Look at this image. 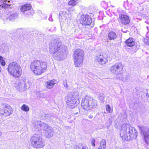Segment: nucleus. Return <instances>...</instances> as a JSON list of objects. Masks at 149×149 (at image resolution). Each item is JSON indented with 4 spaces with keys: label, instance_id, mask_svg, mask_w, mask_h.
<instances>
[{
    "label": "nucleus",
    "instance_id": "1",
    "mask_svg": "<svg viewBox=\"0 0 149 149\" xmlns=\"http://www.w3.org/2000/svg\"><path fill=\"white\" fill-rule=\"evenodd\" d=\"M51 44L49 47V52L53 55L54 58L58 61L62 60L65 51V48L61 45L58 39L54 35L52 36Z\"/></svg>",
    "mask_w": 149,
    "mask_h": 149
},
{
    "label": "nucleus",
    "instance_id": "2",
    "mask_svg": "<svg viewBox=\"0 0 149 149\" xmlns=\"http://www.w3.org/2000/svg\"><path fill=\"white\" fill-rule=\"evenodd\" d=\"M120 136L124 141L135 139L137 136V132L135 128L129 124L122 125L120 130Z\"/></svg>",
    "mask_w": 149,
    "mask_h": 149
},
{
    "label": "nucleus",
    "instance_id": "3",
    "mask_svg": "<svg viewBox=\"0 0 149 149\" xmlns=\"http://www.w3.org/2000/svg\"><path fill=\"white\" fill-rule=\"evenodd\" d=\"M30 67L35 74L39 75L45 71L47 68V64L45 62L35 60L31 63Z\"/></svg>",
    "mask_w": 149,
    "mask_h": 149
},
{
    "label": "nucleus",
    "instance_id": "4",
    "mask_svg": "<svg viewBox=\"0 0 149 149\" xmlns=\"http://www.w3.org/2000/svg\"><path fill=\"white\" fill-rule=\"evenodd\" d=\"M97 104V102L96 100L87 95L83 97L81 102V107L85 110L95 109Z\"/></svg>",
    "mask_w": 149,
    "mask_h": 149
},
{
    "label": "nucleus",
    "instance_id": "5",
    "mask_svg": "<svg viewBox=\"0 0 149 149\" xmlns=\"http://www.w3.org/2000/svg\"><path fill=\"white\" fill-rule=\"evenodd\" d=\"M8 74L15 78L19 77L22 74V69L18 64L15 62L10 63L8 67Z\"/></svg>",
    "mask_w": 149,
    "mask_h": 149
},
{
    "label": "nucleus",
    "instance_id": "6",
    "mask_svg": "<svg viewBox=\"0 0 149 149\" xmlns=\"http://www.w3.org/2000/svg\"><path fill=\"white\" fill-rule=\"evenodd\" d=\"M74 10V9L73 7L68 8L66 11H60L59 13V18L60 24L61 25L64 23L68 24L71 15L70 12Z\"/></svg>",
    "mask_w": 149,
    "mask_h": 149
},
{
    "label": "nucleus",
    "instance_id": "7",
    "mask_svg": "<svg viewBox=\"0 0 149 149\" xmlns=\"http://www.w3.org/2000/svg\"><path fill=\"white\" fill-rule=\"evenodd\" d=\"M84 54V51L81 49H78L75 51L73 57L75 67L79 68L82 65L83 62Z\"/></svg>",
    "mask_w": 149,
    "mask_h": 149
},
{
    "label": "nucleus",
    "instance_id": "8",
    "mask_svg": "<svg viewBox=\"0 0 149 149\" xmlns=\"http://www.w3.org/2000/svg\"><path fill=\"white\" fill-rule=\"evenodd\" d=\"M36 127L40 128L44 131L46 137L47 138H50L53 135V129L52 128L48 125L41 121L36 122Z\"/></svg>",
    "mask_w": 149,
    "mask_h": 149
},
{
    "label": "nucleus",
    "instance_id": "9",
    "mask_svg": "<svg viewBox=\"0 0 149 149\" xmlns=\"http://www.w3.org/2000/svg\"><path fill=\"white\" fill-rule=\"evenodd\" d=\"M32 146L36 148H41L45 145L43 139L39 135L35 134L31 138Z\"/></svg>",
    "mask_w": 149,
    "mask_h": 149
},
{
    "label": "nucleus",
    "instance_id": "10",
    "mask_svg": "<svg viewBox=\"0 0 149 149\" xmlns=\"http://www.w3.org/2000/svg\"><path fill=\"white\" fill-rule=\"evenodd\" d=\"M24 78L19 79L18 82V85L16 87L17 90L19 91H24L26 89L30 88L31 83Z\"/></svg>",
    "mask_w": 149,
    "mask_h": 149
},
{
    "label": "nucleus",
    "instance_id": "11",
    "mask_svg": "<svg viewBox=\"0 0 149 149\" xmlns=\"http://www.w3.org/2000/svg\"><path fill=\"white\" fill-rule=\"evenodd\" d=\"M95 60L101 65L107 63L108 61V56L105 53H99L95 57Z\"/></svg>",
    "mask_w": 149,
    "mask_h": 149
},
{
    "label": "nucleus",
    "instance_id": "12",
    "mask_svg": "<svg viewBox=\"0 0 149 149\" xmlns=\"http://www.w3.org/2000/svg\"><path fill=\"white\" fill-rule=\"evenodd\" d=\"M141 131V134L146 143L149 144V129L142 125L138 126Z\"/></svg>",
    "mask_w": 149,
    "mask_h": 149
},
{
    "label": "nucleus",
    "instance_id": "13",
    "mask_svg": "<svg viewBox=\"0 0 149 149\" xmlns=\"http://www.w3.org/2000/svg\"><path fill=\"white\" fill-rule=\"evenodd\" d=\"M123 67L121 63H116L111 67L110 70L111 74L115 75L118 72H121Z\"/></svg>",
    "mask_w": 149,
    "mask_h": 149
},
{
    "label": "nucleus",
    "instance_id": "14",
    "mask_svg": "<svg viewBox=\"0 0 149 149\" xmlns=\"http://www.w3.org/2000/svg\"><path fill=\"white\" fill-rule=\"evenodd\" d=\"M12 112V108L9 105H5L3 107V109L1 107H0V113L2 115H4L5 116H8L11 114Z\"/></svg>",
    "mask_w": 149,
    "mask_h": 149
},
{
    "label": "nucleus",
    "instance_id": "15",
    "mask_svg": "<svg viewBox=\"0 0 149 149\" xmlns=\"http://www.w3.org/2000/svg\"><path fill=\"white\" fill-rule=\"evenodd\" d=\"M77 95L74 97V96L71 94H69L65 97V100L67 104V105H70L71 104V102H77V100L79 99V97L78 95V93H77Z\"/></svg>",
    "mask_w": 149,
    "mask_h": 149
},
{
    "label": "nucleus",
    "instance_id": "16",
    "mask_svg": "<svg viewBox=\"0 0 149 149\" xmlns=\"http://www.w3.org/2000/svg\"><path fill=\"white\" fill-rule=\"evenodd\" d=\"M81 20L82 24L84 25H89L92 22L91 18L88 14L81 15Z\"/></svg>",
    "mask_w": 149,
    "mask_h": 149
},
{
    "label": "nucleus",
    "instance_id": "17",
    "mask_svg": "<svg viewBox=\"0 0 149 149\" xmlns=\"http://www.w3.org/2000/svg\"><path fill=\"white\" fill-rule=\"evenodd\" d=\"M118 20L120 23L124 25L128 24L130 22L129 17L126 15L123 14L120 15Z\"/></svg>",
    "mask_w": 149,
    "mask_h": 149
},
{
    "label": "nucleus",
    "instance_id": "18",
    "mask_svg": "<svg viewBox=\"0 0 149 149\" xmlns=\"http://www.w3.org/2000/svg\"><path fill=\"white\" fill-rule=\"evenodd\" d=\"M10 2V1L6 0H0V7L4 8H8L10 6V4L8 3Z\"/></svg>",
    "mask_w": 149,
    "mask_h": 149
},
{
    "label": "nucleus",
    "instance_id": "19",
    "mask_svg": "<svg viewBox=\"0 0 149 149\" xmlns=\"http://www.w3.org/2000/svg\"><path fill=\"white\" fill-rule=\"evenodd\" d=\"M56 83V81L55 80L48 81L46 82V87L48 88L51 89L54 87Z\"/></svg>",
    "mask_w": 149,
    "mask_h": 149
},
{
    "label": "nucleus",
    "instance_id": "20",
    "mask_svg": "<svg viewBox=\"0 0 149 149\" xmlns=\"http://www.w3.org/2000/svg\"><path fill=\"white\" fill-rule=\"evenodd\" d=\"M31 5L29 4H26L22 6L21 8V10L22 12H27L31 8Z\"/></svg>",
    "mask_w": 149,
    "mask_h": 149
},
{
    "label": "nucleus",
    "instance_id": "21",
    "mask_svg": "<svg viewBox=\"0 0 149 149\" xmlns=\"http://www.w3.org/2000/svg\"><path fill=\"white\" fill-rule=\"evenodd\" d=\"M125 43L127 46L130 47L134 46L135 44L132 38H130L126 40Z\"/></svg>",
    "mask_w": 149,
    "mask_h": 149
},
{
    "label": "nucleus",
    "instance_id": "22",
    "mask_svg": "<svg viewBox=\"0 0 149 149\" xmlns=\"http://www.w3.org/2000/svg\"><path fill=\"white\" fill-rule=\"evenodd\" d=\"M108 37L109 40H113L116 38L117 35L114 32L112 31L109 32Z\"/></svg>",
    "mask_w": 149,
    "mask_h": 149
},
{
    "label": "nucleus",
    "instance_id": "23",
    "mask_svg": "<svg viewBox=\"0 0 149 149\" xmlns=\"http://www.w3.org/2000/svg\"><path fill=\"white\" fill-rule=\"evenodd\" d=\"M75 27L72 28L71 29H68L66 31V34L68 36H70L72 35L75 34Z\"/></svg>",
    "mask_w": 149,
    "mask_h": 149
},
{
    "label": "nucleus",
    "instance_id": "24",
    "mask_svg": "<svg viewBox=\"0 0 149 149\" xmlns=\"http://www.w3.org/2000/svg\"><path fill=\"white\" fill-rule=\"evenodd\" d=\"M42 117L45 118L47 120H52L53 116L49 114H46L44 113H42Z\"/></svg>",
    "mask_w": 149,
    "mask_h": 149
},
{
    "label": "nucleus",
    "instance_id": "25",
    "mask_svg": "<svg viewBox=\"0 0 149 149\" xmlns=\"http://www.w3.org/2000/svg\"><path fill=\"white\" fill-rule=\"evenodd\" d=\"M106 143V141L102 139L100 143V147L98 149H105Z\"/></svg>",
    "mask_w": 149,
    "mask_h": 149
},
{
    "label": "nucleus",
    "instance_id": "26",
    "mask_svg": "<svg viewBox=\"0 0 149 149\" xmlns=\"http://www.w3.org/2000/svg\"><path fill=\"white\" fill-rule=\"evenodd\" d=\"M123 72V69L122 71L121 72H118V73L116 74H115L117 79L122 81L123 77L124 76V74H122Z\"/></svg>",
    "mask_w": 149,
    "mask_h": 149
},
{
    "label": "nucleus",
    "instance_id": "27",
    "mask_svg": "<svg viewBox=\"0 0 149 149\" xmlns=\"http://www.w3.org/2000/svg\"><path fill=\"white\" fill-rule=\"evenodd\" d=\"M74 149H88L87 147L84 144L75 146Z\"/></svg>",
    "mask_w": 149,
    "mask_h": 149
},
{
    "label": "nucleus",
    "instance_id": "28",
    "mask_svg": "<svg viewBox=\"0 0 149 149\" xmlns=\"http://www.w3.org/2000/svg\"><path fill=\"white\" fill-rule=\"evenodd\" d=\"M130 79L129 75L128 74H124V76L123 77L122 81L124 82L128 81Z\"/></svg>",
    "mask_w": 149,
    "mask_h": 149
},
{
    "label": "nucleus",
    "instance_id": "29",
    "mask_svg": "<svg viewBox=\"0 0 149 149\" xmlns=\"http://www.w3.org/2000/svg\"><path fill=\"white\" fill-rule=\"evenodd\" d=\"M74 103V102H72V101L71 102V104H70V105H67L68 107L71 108V109H72L73 108H74L75 107H76L77 104H79V102H75Z\"/></svg>",
    "mask_w": 149,
    "mask_h": 149
},
{
    "label": "nucleus",
    "instance_id": "30",
    "mask_svg": "<svg viewBox=\"0 0 149 149\" xmlns=\"http://www.w3.org/2000/svg\"><path fill=\"white\" fill-rule=\"evenodd\" d=\"M74 33L75 34H78L79 35H81L82 34V31L81 29L80 28H77L76 29L75 27Z\"/></svg>",
    "mask_w": 149,
    "mask_h": 149
},
{
    "label": "nucleus",
    "instance_id": "31",
    "mask_svg": "<svg viewBox=\"0 0 149 149\" xmlns=\"http://www.w3.org/2000/svg\"><path fill=\"white\" fill-rule=\"evenodd\" d=\"M18 15L16 13H14L10 15L9 17V19L10 20L16 18L17 17Z\"/></svg>",
    "mask_w": 149,
    "mask_h": 149
},
{
    "label": "nucleus",
    "instance_id": "32",
    "mask_svg": "<svg viewBox=\"0 0 149 149\" xmlns=\"http://www.w3.org/2000/svg\"><path fill=\"white\" fill-rule=\"evenodd\" d=\"M21 109L22 110L25 111H28L29 110V108L28 106L24 104L22 106Z\"/></svg>",
    "mask_w": 149,
    "mask_h": 149
},
{
    "label": "nucleus",
    "instance_id": "33",
    "mask_svg": "<svg viewBox=\"0 0 149 149\" xmlns=\"http://www.w3.org/2000/svg\"><path fill=\"white\" fill-rule=\"evenodd\" d=\"M77 3L76 1L74 0H71L69 2L68 4L69 6H75Z\"/></svg>",
    "mask_w": 149,
    "mask_h": 149
},
{
    "label": "nucleus",
    "instance_id": "34",
    "mask_svg": "<svg viewBox=\"0 0 149 149\" xmlns=\"http://www.w3.org/2000/svg\"><path fill=\"white\" fill-rule=\"evenodd\" d=\"M0 62L1 64L3 66H4L6 64L5 60L3 59V58L1 56H0Z\"/></svg>",
    "mask_w": 149,
    "mask_h": 149
},
{
    "label": "nucleus",
    "instance_id": "35",
    "mask_svg": "<svg viewBox=\"0 0 149 149\" xmlns=\"http://www.w3.org/2000/svg\"><path fill=\"white\" fill-rule=\"evenodd\" d=\"M106 109L107 111L109 113L111 112V107L109 105H106Z\"/></svg>",
    "mask_w": 149,
    "mask_h": 149
},
{
    "label": "nucleus",
    "instance_id": "36",
    "mask_svg": "<svg viewBox=\"0 0 149 149\" xmlns=\"http://www.w3.org/2000/svg\"><path fill=\"white\" fill-rule=\"evenodd\" d=\"M144 43L147 45H149V38H146L144 39Z\"/></svg>",
    "mask_w": 149,
    "mask_h": 149
},
{
    "label": "nucleus",
    "instance_id": "37",
    "mask_svg": "<svg viewBox=\"0 0 149 149\" xmlns=\"http://www.w3.org/2000/svg\"><path fill=\"white\" fill-rule=\"evenodd\" d=\"M95 139H92V141L91 142V143L93 146H95Z\"/></svg>",
    "mask_w": 149,
    "mask_h": 149
},
{
    "label": "nucleus",
    "instance_id": "38",
    "mask_svg": "<svg viewBox=\"0 0 149 149\" xmlns=\"http://www.w3.org/2000/svg\"><path fill=\"white\" fill-rule=\"evenodd\" d=\"M52 14H50V16H49V18L48 19L49 21H51V22H52L53 21V19H52Z\"/></svg>",
    "mask_w": 149,
    "mask_h": 149
},
{
    "label": "nucleus",
    "instance_id": "39",
    "mask_svg": "<svg viewBox=\"0 0 149 149\" xmlns=\"http://www.w3.org/2000/svg\"><path fill=\"white\" fill-rule=\"evenodd\" d=\"M63 85L64 86L65 88H67L68 87V85L67 84V82L66 81H64V82H63Z\"/></svg>",
    "mask_w": 149,
    "mask_h": 149
},
{
    "label": "nucleus",
    "instance_id": "40",
    "mask_svg": "<svg viewBox=\"0 0 149 149\" xmlns=\"http://www.w3.org/2000/svg\"><path fill=\"white\" fill-rule=\"evenodd\" d=\"M36 121L35 122V125H34V126H35V127L36 128H37V129L38 128V130H39V129H40V128H38V127H36V126L37 125H36V122H37V121ZM41 130H42V129H41Z\"/></svg>",
    "mask_w": 149,
    "mask_h": 149
},
{
    "label": "nucleus",
    "instance_id": "41",
    "mask_svg": "<svg viewBox=\"0 0 149 149\" xmlns=\"http://www.w3.org/2000/svg\"><path fill=\"white\" fill-rule=\"evenodd\" d=\"M104 97H103L102 96H100V100H103V99L104 98Z\"/></svg>",
    "mask_w": 149,
    "mask_h": 149
},
{
    "label": "nucleus",
    "instance_id": "42",
    "mask_svg": "<svg viewBox=\"0 0 149 149\" xmlns=\"http://www.w3.org/2000/svg\"><path fill=\"white\" fill-rule=\"evenodd\" d=\"M40 97H41L42 98H44V95H42V94H40Z\"/></svg>",
    "mask_w": 149,
    "mask_h": 149
},
{
    "label": "nucleus",
    "instance_id": "43",
    "mask_svg": "<svg viewBox=\"0 0 149 149\" xmlns=\"http://www.w3.org/2000/svg\"><path fill=\"white\" fill-rule=\"evenodd\" d=\"M146 96H148V97H149V94H148V93H147L146 94Z\"/></svg>",
    "mask_w": 149,
    "mask_h": 149
},
{
    "label": "nucleus",
    "instance_id": "44",
    "mask_svg": "<svg viewBox=\"0 0 149 149\" xmlns=\"http://www.w3.org/2000/svg\"><path fill=\"white\" fill-rule=\"evenodd\" d=\"M104 3V1H102V3H102H102Z\"/></svg>",
    "mask_w": 149,
    "mask_h": 149
},
{
    "label": "nucleus",
    "instance_id": "45",
    "mask_svg": "<svg viewBox=\"0 0 149 149\" xmlns=\"http://www.w3.org/2000/svg\"><path fill=\"white\" fill-rule=\"evenodd\" d=\"M1 132H0V136L1 135Z\"/></svg>",
    "mask_w": 149,
    "mask_h": 149
},
{
    "label": "nucleus",
    "instance_id": "46",
    "mask_svg": "<svg viewBox=\"0 0 149 149\" xmlns=\"http://www.w3.org/2000/svg\"><path fill=\"white\" fill-rule=\"evenodd\" d=\"M28 15H30V14H28Z\"/></svg>",
    "mask_w": 149,
    "mask_h": 149
}]
</instances>
